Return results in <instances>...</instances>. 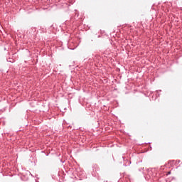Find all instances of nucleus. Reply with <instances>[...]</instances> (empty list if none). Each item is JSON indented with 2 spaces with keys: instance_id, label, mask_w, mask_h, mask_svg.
<instances>
[{
  "instance_id": "obj_1",
  "label": "nucleus",
  "mask_w": 182,
  "mask_h": 182,
  "mask_svg": "<svg viewBox=\"0 0 182 182\" xmlns=\"http://www.w3.org/2000/svg\"><path fill=\"white\" fill-rule=\"evenodd\" d=\"M171 173V172H168V174H170Z\"/></svg>"
}]
</instances>
